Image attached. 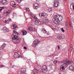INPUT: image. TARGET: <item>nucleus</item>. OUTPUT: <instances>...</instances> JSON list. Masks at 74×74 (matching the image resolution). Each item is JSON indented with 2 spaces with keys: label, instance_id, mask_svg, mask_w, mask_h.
<instances>
[{
  "label": "nucleus",
  "instance_id": "7ed1b4c3",
  "mask_svg": "<svg viewBox=\"0 0 74 74\" xmlns=\"http://www.w3.org/2000/svg\"><path fill=\"white\" fill-rule=\"evenodd\" d=\"M40 41L38 39H36L34 40L32 43V45L33 47H36L38 45V44L40 43Z\"/></svg>",
  "mask_w": 74,
  "mask_h": 74
},
{
  "label": "nucleus",
  "instance_id": "5701e85b",
  "mask_svg": "<svg viewBox=\"0 0 74 74\" xmlns=\"http://www.w3.org/2000/svg\"><path fill=\"white\" fill-rule=\"evenodd\" d=\"M57 38L58 39H61L62 38V36L59 35H58L57 36Z\"/></svg>",
  "mask_w": 74,
  "mask_h": 74
},
{
  "label": "nucleus",
  "instance_id": "3c124183",
  "mask_svg": "<svg viewBox=\"0 0 74 74\" xmlns=\"http://www.w3.org/2000/svg\"><path fill=\"white\" fill-rule=\"evenodd\" d=\"M1 18V15L0 14V19Z\"/></svg>",
  "mask_w": 74,
  "mask_h": 74
},
{
  "label": "nucleus",
  "instance_id": "7c9ffc66",
  "mask_svg": "<svg viewBox=\"0 0 74 74\" xmlns=\"http://www.w3.org/2000/svg\"><path fill=\"white\" fill-rule=\"evenodd\" d=\"M25 10H26L27 11H30V10H29V9L28 8H26L25 9Z\"/></svg>",
  "mask_w": 74,
  "mask_h": 74
},
{
  "label": "nucleus",
  "instance_id": "37998d69",
  "mask_svg": "<svg viewBox=\"0 0 74 74\" xmlns=\"http://www.w3.org/2000/svg\"><path fill=\"white\" fill-rule=\"evenodd\" d=\"M5 30L6 31V32H8V29H7V28H6V29Z\"/></svg>",
  "mask_w": 74,
  "mask_h": 74
},
{
  "label": "nucleus",
  "instance_id": "6e6552de",
  "mask_svg": "<svg viewBox=\"0 0 74 74\" xmlns=\"http://www.w3.org/2000/svg\"><path fill=\"white\" fill-rule=\"evenodd\" d=\"M40 4H38V3H35L34 5V6L35 7H36L35 8V10H37V8H39V7H40Z\"/></svg>",
  "mask_w": 74,
  "mask_h": 74
},
{
  "label": "nucleus",
  "instance_id": "a878e982",
  "mask_svg": "<svg viewBox=\"0 0 74 74\" xmlns=\"http://www.w3.org/2000/svg\"><path fill=\"white\" fill-rule=\"evenodd\" d=\"M54 22L56 25L58 24V23H57V20H55L54 21Z\"/></svg>",
  "mask_w": 74,
  "mask_h": 74
},
{
  "label": "nucleus",
  "instance_id": "e433bc0d",
  "mask_svg": "<svg viewBox=\"0 0 74 74\" xmlns=\"http://www.w3.org/2000/svg\"><path fill=\"white\" fill-rule=\"evenodd\" d=\"M13 16H16V14L15 13H14L13 14Z\"/></svg>",
  "mask_w": 74,
  "mask_h": 74
},
{
  "label": "nucleus",
  "instance_id": "5fc2aeb1",
  "mask_svg": "<svg viewBox=\"0 0 74 74\" xmlns=\"http://www.w3.org/2000/svg\"><path fill=\"white\" fill-rule=\"evenodd\" d=\"M64 0V1H66V0Z\"/></svg>",
  "mask_w": 74,
  "mask_h": 74
},
{
  "label": "nucleus",
  "instance_id": "1a4fd4ad",
  "mask_svg": "<svg viewBox=\"0 0 74 74\" xmlns=\"http://www.w3.org/2000/svg\"><path fill=\"white\" fill-rule=\"evenodd\" d=\"M30 15H31V16H32V18H33V19H32V21H33V20H36V19L37 18V17H36V16L35 15L33 14H30Z\"/></svg>",
  "mask_w": 74,
  "mask_h": 74
},
{
  "label": "nucleus",
  "instance_id": "c85d7f7f",
  "mask_svg": "<svg viewBox=\"0 0 74 74\" xmlns=\"http://www.w3.org/2000/svg\"><path fill=\"white\" fill-rule=\"evenodd\" d=\"M66 28H67H67H68V27H69L68 23H66Z\"/></svg>",
  "mask_w": 74,
  "mask_h": 74
},
{
  "label": "nucleus",
  "instance_id": "b1692460",
  "mask_svg": "<svg viewBox=\"0 0 74 74\" xmlns=\"http://www.w3.org/2000/svg\"><path fill=\"white\" fill-rule=\"evenodd\" d=\"M61 30L62 32H65V31L63 29V28H61Z\"/></svg>",
  "mask_w": 74,
  "mask_h": 74
},
{
  "label": "nucleus",
  "instance_id": "2f4dec72",
  "mask_svg": "<svg viewBox=\"0 0 74 74\" xmlns=\"http://www.w3.org/2000/svg\"><path fill=\"white\" fill-rule=\"evenodd\" d=\"M54 63L55 64H56L57 63V61L56 60H55L54 61Z\"/></svg>",
  "mask_w": 74,
  "mask_h": 74
},
{
  "label": "nucleus",
  "instance_id": "864d4df0",
  "mask_svg": "<svg viewBox=\"0 0 74 74\" xmlns=\"http://www.w3.org/2000/svg\"><path fill=\"white\" fill-rule=\"evenodd\" d=\"M10 66H12V64H10Z\"/></svg>",
  "mask_w": 74,
  "mask_h": 74
},
{
  "label": "nucleus",
  "instance_id": "39448f33",
  "mask_svg": "<svg viewBox=\"0 0 74 74\" xmlns=\"http://www.w3.org/2000/svg\"><path fill=\"white\" fill-rule=\"evenodd\" d=\"M54 8L58 7L59 5V1L56 0L54 3Z\"/></svg>",
  "mask_w": 74,
  "mask_h": 74
},
{
  "label": "nucleus",
  "instance_id": "423d86ee",
  "mask_svg": "<svg viewBox=\"0 0 74 74\" xmlns=\"http://www.w3.org/2000/svg\"><path fill=\"white\" fill-rule=\"evenodd\" d=\"M20 53H18V52H16L15 53L14 56V58H21V56L19 55Z\"/></svg>",
  "mask_w": 74,
  "mask_h": 74
},
{
  "label": "nucleus",
  "instance_id": "473e14b6",
  "mask_svg": "<svg viewBox=\"0 0 74 74\" xmlns=\"http://www.w3.org/2000/svg\"><path fill=\"white\" fill-rule=\"evenodd\" d=\"M33 30H34L35 31H37V29H36V28H33Z\"/></svg>",
  "mask_w": 74,
  "mask_h": 74
},
{
  "label": "nucleus",
  "instance_id": "dca6fc26",
  "mask_svg": "<svg viewBox=\"0 0 74 74\" xmlns=\"http://www.w3.org/2000/svg\"><path fill=\"white\" fill-rule=\"evenodd\" d=\"M21 71L22 72H23L25 74H27V73H26V69L25 68H22L21 69Z\"/></svg>",
  "mask_w": 74,
  "mask_h": 74
},
{
  "label": "nucleus",
  "instance_id": "bb28decb",
  "mask_svg": "<svg viewBox=\"0 0 74 74\" xmlns=\"http://www.w3.org/2000/svg\"><path fill=\"white\" fill-rule=\"evenodd\" d=\"M13 33H14V34H18V32L15 31H13Z\"/></svg>",
  "mask_w": 74,
  "mask_h": 74
},
{
  "label": "nucleus",
  "instance_id": "393cba45",
  "mask_svg": "<svg viewBox=\"0 0 74 74\" xmlns=\"http://www.w3.org/2000/svg\"><path fill=\"white\" fill-rule=\"evenodd\" d=\"M45 23H47L48 22V19H46L45 21H44Z\"/></svg>",
  "mask_w": 74,
  "mask_h": 74
},
{
  "label": "nucleus",
  "instance_id": "20e7f679",
  "mask_svg": "<svg viewBox=\"0 0 74 74\" xmlns=\"http://www.w3.org/2000/svg\"><path fill=\"white\" fill-rule=\"evenodd\" d=\"M37 19H38V18H37L36 20H32V21L35 22V23L36 25H38V26L40 25V24H41V22L40 20H38Z\"/></svg>",
  "mask_w": 74,
  "mask_h": 74
},
{
  "label": "nucleus",
  "instance_id": "a19ab883",
  "mask_svg": "<svg viewBox=\"0 0 74 74\" xmlns=\"http://www.w3.org/2000/svg\"><path fill=\"white\" fill-rule=\"evenodd\" d=\"M24 49H27V47H24Z\"/></svg>",
  "mask_w": 74,
  "mask_h": 74
},
{
  "label": "nucleus",
  "instance_id": "f257e3e1",
  "mask_svg": "<svg viewBox=\"0 0 74 74\" xmlns=\"http://www.w3.org/2000/svg\"><path fill=\"white\" fill-rule=\"evenodd\" d=\"M63 62L64 63V64L62 65L60 67V69L62 71H64L65 70V69L67 67V64H70L73 63V62L69 61V60L64 61Z\"/></svg>",
  "mask_w": 74,
  "mask_h": 74
},
{
  "label": "nucleus",
  "instance_id": "0eeeda50",
  "mask_svg": "<svg viewBox=\"0 0 74 74\" xmlns=\"http://www.w3.org/2000/svg\"><path fill=\"white\" fill-rule=\"evenodd\" d=\"M10 5L14 8L15 7L16 5L14 1H11L10 2Z\"/></svg>",
  "mask_w": 74,
  "mask_h": 74
},
{
  "label": "nucleus",
  "instance_id": "4be33fe9",
  "mask_svg": "<svg viewBox=\"0 0 74 74\" xmlns=\"http://www.w3.org/2000/svg\"><path fill=\"white\" fill-rule=\"evenodd\" d=\"M12 27H13V29L15 30V29H16V28H18V26H16V25H13Z\"/></svg>",
  "mask_w": 74,
  "mask_h": 74
},
{
  "label": "nucleus",
  "instance_id": "f03ea898",
  "mask_svg": "<svg viewBox=\"0 0 74 74\" xmlns=\"http://www.w3.org/2000/svg\"><path fill=\"white\" fill-rule=\"evenodd\" d=\"M13 36L12 37V40L13 42H16L17 43H19L21 41V38H18V36L16 35H14V34H12Z\"/></svg>",
  "mask_w": 74,
  "mask_h": 74
},
{
  "label": "nucleus",
  "instance_id": "4468645a",
  "mask_svg": "<svg viewBox=\"0 0 74 74\" xmlns=\"http://www.w3.org/2000/svg\"><path fill=\"white\" fill-rule=\"evenodd\" d=\"M47 71V69H43L42 68L40 71L42 73H45Z\"/></svg>",
  "mask_w": 74,
  "mask_h": 74
},
{
  "label": "nucleus",
  "instance_id": "412c9836",
  "mask_svg": "<svg viewBox=\"0 0 74 74\" xmlns=\"http://www.w3.org/2000/svg\"><path fill=\"white\" fill-rule=\"evenodd\" d=\"M42 16L46 17L47 16V14L45 13H42Z\"/></svg>",
  "mask_w": 74,
  "mask_h": 74
},
{
  "label": "nucleus",
  "instance_id": "8fccbe9b",
  "mask_svg": "<svg viewBox=\"0 0 74 74\" xmlns=\"http://www.w3.org/2000/svg\"><path fill=\"white\" fill-rule=\"evenodd\" d=\"M36 1H40V0H36Z\"/></svg>",
  "mask_w": 74,
  "mask_h": 74
},
{
  "label": "nucleus",
  "instance_id": "f704fd0d",
  "mask_svg": "<svg viewBox=\"0 0 74 74\" xmlns=\"http://www.w3.org/2000/svg\"><path fill=\"white\" fill-rule=\"evenodd\" d=\"M39 16H42V13L39 14Z\"/></svg>",
  "mask_w": 74,
  "mask_h": 74
},
{
  "label": "nucleus",
  "instance_id": "aec40b11",
  "mask_svg": "<svg viewBox=\"0 0 74 74\" xmlns=\"http://www.w3.org/2000/svg\"><path fill=\"white\" fill-rule=\"evenodd\" d=\"M33 28H32V27H28V30L29 31H31L33 30Z\"/></svg>",
  "mask_w": 74,
  "mask_h": 74
},
{
  "label": "nucleus",
  "instance_id": "6ab92c4d",
  "mask_svg": "<svg viewBox=\"0 0 74 74\" xmlns=\"http://www.w3.org/2000/svg\"><path fill=\"white\" fill-rule=\"evenodd\" d=\"M39 67H40V65H39L37 64L35 66V69L36 70L38 69H39Z\"/></svg>",
  "mask_w": 74,
  "mask_h": 74
},
{
  "label": "nucleus",
  "instance_id": "603ef678",
  "mask_svg": "<svg viewBox=\"0 0 74 74\" xmlns=\"http://www.w3.org/2000/svg\"><path fill=\"white\" fill-rule=\"evenodd\" d=\"M69 25L70 26H71V24H70V23H69Z\"/></svg>",
  "mask_w": 74,
  "mask_h": 74
},
{
  "label": "nucleus",
  "instance_id": "f8f14e48",
  "mask_svg": "<svg viewBox=\"0 0 74 74\" xmlns=\"http://www.w3.org/2000/svg\"><path fill=\"white\" fill-rule=\"evenodd\" d=\"M7 44L5 43H3V44L1 46V48H0V49L1 50H2L5 48V45H6Z\"/></svg>",
  "mask_w": 74,
  "mask_h": 74
},
{
  "label": "nucleus",
  "instance_id": "49530a36",
  "mask_svg": "<svg viewBox=\"0 0 74 74\" xmlns=\"http://www.w3.org/2000/svg\"><path fill=\"white\" fill-rule=\"evenodd\" d=\"M72 71H73V72H74V68H73V69H72Z\"/></svg>",
  "mask_w": 74,
  "mask_h": 74
},
{
  "label": "nucleus",
  "instance_id": "a18cd8bd",
  "mask_svg": "<svg viewBox=\"0 0 74 74\" xmlns=\"http://www.w3.org/2000/svg\"><path fill=\"white\" fill-rule=\"evenodd\" d=\"M7 28H6L5 27H4L3 28V29H4V30H6Z\"/></svg>",
  "mask_w": 74,
  "mask_h": 74
},
{
  "label": "nucleus",
  "instance_id": "c03bdc74",
  "mask_svg": "<svg viewBox=\"0 0 74 74\" xmlns=\"http://www.w3.org/2000/svg\"><path fill=\"white\" fill-rule=\"evenodd\" d=\"M58 49H60V47H59V46H58Z\"/></svg>",
  "mask_w": 74,
  "mask_h": 74
},
{
  "label": "nucleus",
  "instance_id": "c756f323",
  "mask_svg": "<svg viewBox=\"0 0 74 74\" xmlns=\"http://www.w3.org/2000/svg\"><path fill=\"white\" fill-rule=\"evenodd\" d=\"M4 9V8H3V7L0 8V11H1L2 10H3V9Z\"/></svg>",
  "mask_w": 74,
  "mask_h": 74
},
{
  "label": "nucleus",
  "instance_id": "9b49d317",
  "mask_svg": "<svg viewBox=\"0 0 74 74\" xmlns=\"http://www.w3.org/2000/svg\"><path fill=\"white\" fill-rule=\"evenodd\" d=\"M11 12V11L9 10L8 11H6V12H4L3 14L4 16H8V14H10V13Z\"/></svg>",
  "mask_w": 74,
  "mask_h": 74
},
{
  "label": "nucleus",
  "instance_id": "f3484780",
  "mask_svg": "<svg viewBox=\"0 0 74 74\" xmlns=\"http://www.w3.org/2000/svg\"><path fill=\"white\" fill-rule=\"evenodd\" d=\"M59 16L58 15H55L54 16V18L56 20H57V19L58 20L59 19Z\"/></svg>",
  "mask_w": 74,
  "mask_h": 74
},
{
  "label": "nucleus",
  "instance_id": "cd10ccee",
  "mask_svg": "<svg viewBox=\"0 0 74 74\" xmlns=\"http://www.w3.org/2000/svg\"><path fill=\"white\" fill-rule=\"evenodd\" d=\"M60 21H59V20L58 21L57 20V24H60Z\"/></svg>",
  "mask_w": 74,
  "mask_h": 74
},
{
  "label": "nucleus",
  "instance_id": "ea45409f",
  "mask_svg": "<svg viewBox=\"0 0 74 74\" xmlns=\"http://www.w3.org/2000/svg\"><path fill=\"white\" fill-rule=\"evenodd\" d=\"M8 20H5V22L6 23H8Z\"/></svg>",
  "mask_w": 74,
  "mask_h": 74
},
{
  "label": "nucleus",
  "instance_id": "72a5a7b5",
  "mask_svg": "<svg viewBox=\"0 0 74 74\" xmlns=\"http://www.w3.org/2000/svg\"><path fill=\"white\" fill-rule=\"evenodd\" d=\"M4 65H0V67H4Z\"/></svg>",
  "mask_w": 74,
  "mask_h": 74
},
{
  "label": "nucleus",
  "instance_id": "79ce46f5",
  "mask_svg": "<svg viewBox=\"0 0 74 74\" xmlns=\"http://www.w3.org/2000/svg\"><path fill=\"white\" fill-rule=\"evenodd\" d=\"M73 9L74 10V3H73Z\"/></svg>",
  "mask_w": 74,
  "mask_h": 74
},
{
  "label": "nucleus",
  "instance_id": "09e8293b",
  "mask_svg": "<svg viewBox=\"0 0 74 74\" xmlns=\"http://www.w3.org/2000/svg\"><path fill=\"white\" fill-rule=\"evenodd\" d=\"M12 68H13V67H14V66L13 65V66L12 67Z\"/></svg>",
  "mask_w": 74,
  "mask_h": 74
},
{
  "label": "nucleus",
  "instance_id": "58836bf2",
  "mask_svg": "<svg viewBox=\"0 0 74 74\" xmlns=\"http://www.w3.org/2000/svg\"><path fill=\"white\" fill-rule=\"evenodd\" d=\"M18 2H19V3H21V1H22V0H17Z\"/></svg>",
  "mask_w": 74,
  "mask_h": 74
},
{
  "label": "nucleus",
  "instance_id": "9d476101",
  "mask_svg": "<svg viewBox=\"0 0 74 74\" xmlns=\"http://www.w3.org/2000/svg\"><path fill=\"white\" fill-rule=\"evenodd\" d=\"M1 3L3 5H7V0H2Z\"/></svg>",
  "mask_w": 74,
  "mask_h": 74
},
{
  "label": "nucleus",
  "instance_id": "ddd939ff",
  "mask_svg": "<svg viewBox=\"0 0 74 74\" xmlns=\"http://www.w3.org/2000/svg\"><path fill=\"white\" fill-rule=\"evenodd\" d=\"M42 32L44 33H46L48 35H49V33L47 32L46 29H45V28H43L42 29Z\"/></svg>",
  "mask_w": 74,
  "mask_h": 74
},
{
  "label": "nucleus",
  "instance_id": "de8ad7c7",
  "mask_svg": "<svg viewBox=\"0 0 74 74\" xmlns=\"http://www.w3.org/2000/svg\"><path fill=\"white\" fill-rule=\"evenodd\" d=\"M21 74H23V72H21Z\"/></svg>",
  "mask_w": 74,
  "mask_h": 74
},
{
  "label": "nucleus",
  "instance_id": "6e6d98bb",
  "mask_svg": "<svg viewBox=\"0 0 74 74\" xmlns=\"http://www.w3.org/2000/svg\"><path fill=\"white\" fill-rule=\"evenodd\" d=\"M6 21H7V20H6L5 22H6Z\"/></svg>",
  "mask_w": 74,
  "mask_h": 74
},
{
  "label": "nucleus",
  "instance_id": "a211bd4d",
  "mask_svg": "<svg viewBox=\"0 0 74 74\" xmlns=\"http://www.w3.org/2000/svg\"><path fill=\"white\" fill-rule=\"evenodd\" d=\"M22 34L23 36H25V35H26L27 34V32L25 30H24L22 32Z\"/></svg>",
  "mask_w": 74,
  "mask_h": 74
},
{
  "label": "nucleus",
  "instance_id": "4c0bfd02",
  "mask_svg": "<svg viewBox=\"0 0 74 74\" xmlns=\"http://www.w3.org/2000/svg\"><path fill=\"white\" fill-rule=\"evenodd\" d=\"M51 29L53 30H55V28L52 27L51 28Z\"/></svg>",
  "mask_w": 74,
  "mask_h": 74
},
{
  "label": "nucleus",
  "instance_id": "2eb2a0df",
  "mask_svg": "<svg viewBox=\"0 0 74 74\" xmlns=\"http://www.w3.org/2000/svg\"><path fill=\"white\" fill-rule=\"evenodd\" d=\"M58 21H59V22H61L63 20V18L62 16H59V17H58Z\"/></svg>",
  "mask_w": 74,
  "mask_h": 74
},
{
  "label": "nucleus",
  "instance_id": "c9c22d12",
  "mask_svg": "<svg viewBox=\"0 0 74 74\" xmlns=\"http://www.w3.org/2000/svg\"><path fill=\"white\" fill-rule=\"evenodd\" d=\"M42 67H43V68H46V69H47V68H46L47 67L45 65H43L42 66Z\"/></svg>",
  "mask_w": 74,
  "mask_h": 74
}]
</instances>
